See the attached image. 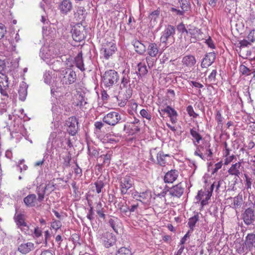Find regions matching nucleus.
Segmentation results:
<instances>
[{
  "mask_svg": "<svg viewBox=\"0 0 255 255\" xmlns=\"http://www.w3.org/2000/svg\"><path fill=\"white\" fill-rule=\"evenodd\" d=\"M27 94V88L25 86H20L18 90L19 99L24 101Z\"/></svg>",
  "mask_w": 255,
  "mask_h": 255,
  "instance_id": "4c0bfd02",
  "label": "nucleus"
},
{
  "mask_svg": "<svg viewBox=\"0 0 255 255\" xmlns=\"http://www.w3.org/2000/svg\"><path fill=\"white\" fill-rule=\"evenodd\" d=\"M188 34L190 35V41L191 43H195L197 41L203 39V33L201 29L194 26H191L188 28Z\"/></svg>",
  "mask_w": 255,
  "mask_h": 255,
  "instance_id": "2eb2a0df",
  "label": "nucleus"
},
{
  "mask_svg": "<svg viewBox=\"0 0 255 255\" xmlns=\"http://www.w3.org/2000/svg\"><path fill=\"white\" fill-rule=\"evenodd\" d=\"M195 57L192 55H188L184 56L182 60L183 65L188 67H191L194 66L196 63Z\"/></svg>",
  "mask_w": 255,
  "mask_h": 255,
  "instance_id": "c756f323",
  "label": "nucleus"
},
{
  "mask_svg": "<svg viewBox=\"0 0 255 255\" xmlns=\"http://www.w3.org/2000/svg\"><path fill=\"white\" fill-rule=\"evenodd\" d=\"M212 194L209 191L205 192L204 197L201 202V208L208 204V200L210 199Z\"/></svg>",
  "mask_w": 255,
  "mask_h": 255,
  "instance_id": "79ce46f5",
  "label": "nucleus"
},
{
  "mask_svg": "<svg viewBox=\"0 0 255 255\" xmlns=\"http://www.w3.org/2000/svg\"><path fill=\"white\" fill-rule=\"evenodd\" d=\"M161 111L168 114L172 123H176L178 114L177 112L173 108L169 106H167L165 109H161Z\"/></svg>",
  "mask_w": 255,
  "mask_h": 255,
  "instance_id": "a878e982",
  "label": "nucleus"
},
{
  "mask_svg": "<svg viewBox=\"0 0 255 255\" xmlns=\"http://www.w3.org/2000/svg\"><path fill=\"white\" fill-rule=\"evenodd\" d=\"M65 124L67 127V132L71 135H75L79 129V123L77 118L75 116L68 118L66 121Z\"/></svg>",
  "mask_w": 255,
  "mask_h": 255,
  "instance_id": "1a4fd4ad",
  "label": "nucleus"
},
{
  "mask_svg": "<svg viewBox=\"0 0 255 255\" xmlns=\"http://www.w3.org/2000/svg\"><path fill=\"white\" fill-rule=\"evenodd\" d=\"M194 145L196 146V150L194 152V155L196 156H198L202 159L205 160L206 159V157L204 155L203 153L200 150V148H198V145L197 143H195V142H193Z\"/></svg>",
  "mask_w": 255,
  "mask_h": 255,
  "instance_id": "09e8293b",
  "label": "nucleus"
},
{
  "mask_svg": "<svg viewBox=\"0 0 255 255\" xmlns=\"http://www.w3.org/2000/svg\"><path fill=\"white\" fill-rule=\"evenodd\" d=\"M95 185L96 186V192L98 194L101 193L102 192V189L104 187V182L101 180L97 181L95 183Z\"/></svg>",
  "mask_w": 255,
  "mask_h": 255,
  "instance_id": "3c124183",
  "label": "nucleus"
},
{
  "mask_svg": "<svg viewBox=\"0 0 255 255\" xmlns=\"http://www.w3.org/2000/svg\"><path fill=\"white\" fill-rule=\"evenodd\" d=\"M241 162H238L233 164L231 167L228 169V173L230 175H234L239 177L242 173Z\"/></svg>",
  "mask_w": 255,
  "mask_h": 255,
  "instance_id": "393cba45",
  "label": "nucleus"
},
{
  "mask_svg": "<svg viewBox=\"0 0 255 255\" xmlns=\"http://www.w3.org/2000/svg\"><path fill=\"white\" fill-rule=\"evenodd\" d=\"M5 66L4 61L0 60V93L3 97V100L7 99L9 98V91L8 78L1 72Z\"/></svg>",
  "mask_w": 255,
  "mask_h": 255,
  "instance_id": "f03ea898",
  "label": "nucleus"
},
{
  "mask_svg": "<svg viewBox=\"0 0 255 255\" xmlns=\"http://www.w3.org/2000/svg\"><path fill=\"white\" fill-rule=\"evenodd\" d=\"M34 249V245L31 242H26L21 244L17 249L20 253L25 255L29 253Z\"/></svg>",
  "mask_w": 255,
  "mask_h": 255,
  "instance_id": "b1692460",
  "label": "nucleus"
},
{
  "mask_svg": "<svg viewBox=\"0 0 255 255\" xmlns=\"http://www.w3.org/2000/svg\"><path fill=\"white\" fill-rule=\"evenodd\" d=\"M247 39L251 43L255 41V30H251L247 36Z\"/></svg>",
  "mask_w": 255,
  "mask_h": 255,
  "instance_id": "e2e57ef3",
  "label": "nucleus"
},
{
  "mask_svg": "<svg viewBox=\"0 0 255 255\" xmlns=\"http://www.w3.org/2000/svg\"><path fill=\"white\" fill-rule=\"evenodd\" d=\"M127 128H130V130L129 131V132L132 134L137 133L140 130V127L138 126H135L134 125H125L124 127V131L126 130Z\"/></svg>",
  "mask_w": 255,
  "mask_h": 255,
  "instance_id": "58836bf2",
  "label": "nucleus"
},
{
  "mask_svg": "<svg viewBox=\"0 0 255 255\" xmlns=\"http://www.w3.org/2000/svg\"><path fill=\"white\" fill-rule=\"evenodd\" d=\"M85 9L83 6H79L78 7L76 11L74 13V18H76V20H82L84 16V12H85Z\"/></svg>",
  "mask_w": 255,
  "mask_h": 255,
  "instance_id": "e433bc0d",
  "label": "nucleus"
},
{
  "mask_svg": "<svg viewBox=\"0 0 255 255\" xmlns=\"http://www.w3.org/2000/svg\"><path fill=\"white\" fill-rule=\"evenodd\" d=\"M131 44L133 46L135 51L140 55L144 54L146 51V46L138 40H133Z\"/></svg>",
  "mask_w": 255,
  "mask_h": 255,
  "instance_id": "412c9836",
  "label": "nucleus"
},
{
  "mask_svg": "<svg viewBox=\"0 0 255 255\" xmlns=\"http://www.w3.org/2000/svg\"><path fill=\"white\" fill-rule=\"evenodd\" d=\"M75 63L77 67L81 71H85V69L84 68V64L83 63L82 51H81L75 58Z\"/></svg>",
  "mask_w": 255,
  "mask_h": 255,
  "instance_id": "473e14b6",
  "label": "nucleus"
},
{
  "mask_svg": "<svg viewBox=\"0 0 255 255\" xmlns=\"http://www.w3.org/2000/svg\"><path fill=\"white\" fill-rule=\"evenodd\" d=\"M186 111L190 117L196 118L198 114L195 113L194 109L191 105H189L186 108Z\"/></svg>",
  "mask_w": 255,
  "mask_h": 255,
  "instance_id": "603ef678",
  "label": "nucleus"
},
{
  "mask_svg": "<svg viewBox=\"0 0 255 255\" xmlns=\"http://www.w3.org/2000/svg\"><path fill=\"white\" fill-rule=\"evenodd\" d=\"M119 80L118 72L115 70H108L102 76V83L106 87H111L117 84Z\"/></svg>",
  "mask_w": 255,
  "mask_h": 255,
  "instance_id": "7ed1b4c3",
  "label": "nucleus"
},
{
  "mask_svg": "<svg viewBox=\"0 0 255 255\" xmlns=\"http://www.w3.org/2000/svg\"><path fill=\"white\" fill-rule=\"evenodd\" d=\"M199 214L200 213L196 212L193 217H190L188 219V225L190 228L189 231H191V233H192L194 231L196 226V224L199 220Z\"/></svg>",
  "mask_w": 255,
  "mask_h": 255,
  "instance_id": "7c9ffc66",
  "label": "nucleus"
},
{
  "mask_svg": "<svg viewBox=\"0 0 255 255\" xmlns=\"http://www.w3.org/2000/svg\"><path fill=\"white\" fill-rule=\"evenodd\" d=\"M112 152L109 151L105 155H103L100 156L101 158H103V164L109 166L110 163V161L112 157Z\"/></svg>",
  "mask_w": 255,
  "mask_h": 255,
  "instance_id": "37998d69",
  "label": "nucleus"
},
{
  "mask_svg": "<svg viewBox=\"0 0 255 255\" xmlns=\"http://www.w3.org/2000/svg\"><path fill=\"white\" fill-rule=\"evenodd\" d=\"M178 174V170L171 169L165 174L164 177V181L165 183H172L177 179Z\"/></svg>",
  "mask_w": 255,
  "mask_h": 255,
  "instance_id": "5701e85b",
  "label": "nucleus"
},
{
  "mask_svg": "<svg viewBox=\"0 0 255 255\" xmlns=\"http://www.w3.org/2000/svg\"><path fill=\"white\" fill-rule=\"evenodd\" d=\"M170 11L172 12L175 13L176 15H178V16H183V15H184V14L185 12V11H184L183 9H181V10L177 9L174 7H171L170 8Z\"/></svg>",
  "mask_w": 255,
  "mask_h": 255,
  "instance_id": "680f3d73",
  "label": "nucleus"
},
{
  "mask_svg": "<svg viewBox=\"0 0 255 255\" xmlns=\"http://www.w3.org/2000/svg\"><path fill=\"white\" fill-rule=\"evenodd\" d=\"M180 7L185 11H187L189 9L190 4L188 0H179Z\"/></svg>",
  "mask_w": 255,
  "mask_h": 255,
  "instance_id": "49530a36",
  "label": "nucleus"
},
{
  "mask_svg": "<svg viewBox=\"0 0 255 255\" xmlns=\"http://www.w3.org/2000/svg\"><path fill=\"white\" fill-rule=\"evenodd\" d=\"M223 118L222 116L221 112L219 111H218L216 113V120L218 123V127L219 128H222L223 126Z\"/></svg>",
  "mask_w": 255,
  "mask_h": 255,
  "instance_id": "8fccbe9b",
  "label": "nucleus"
},
{
  "mask_svg": "<svg viewBox=\"0 0 255 255\" xmlns=\"http://www.w3.org/2000/svg\"><path fill=\"white\" fill-rule=\"evenodd\" d=\"M118 221V219L116 217H110V219L108 220V223L110 226L112 228V229L116 232V224Z\"/></svg>",
  "mask_w": 255,
  "mask_h": 255,
  "instance_id": "de8ad7c7",
  "label": "nucleus"
},
{
  "mask_svg": "<svg viewBox=\"0 0 255 255\" xmlns=\"http://www.w3.org/2000/svg\"><path fill=\"white\" fill-rule=\"evenodd\" d=\"M73 8V4L70 0H63L58 5L60 13L63 15L68 14Z\"/></svg>",
  "mask_w": 255,
  "mask_h": 255,
  "instance_id": "dca6fc26",
  "label": "nucleus"
},
{
  "mask_svg": "<svg viewBox=\"0 0 255 255\" xmlns=\"http://www.w3.org/2000/svg\"><path fill=\"white\" fill-rule=\"evenodd\" d=\"M177 28L179 32L182 33L186 32L187 34H188V29L185 27V25L183 23H180L179 24L177 25Z\"/></svg>",
  "mask_w": 255,
  "mask_h": 255,
  "instance_id": "bf43d9fd",
  "label": "nucleus"
},
{
  "mask_svg": "<svg viewBox=\"0 0 255 255\" xmlns=\"http://www.w3.org/2000/svg\"><path fill=\"white\" fill-rule=\"evenodd\" d=\"M184 191V188L181 183H179L172 186L167 190L170 195L172 197L177 198H180L183 195Z\"/></svg>",
  "mask_w": 255,
  "mask_h": 255,
  "instance_id": "a211bd4d",
  "label": "nucleus"
},
{
  "mask_svg": "<svg viewBox=\"0 0 255 255\" xmlns=\"http://www.w3.org/2000/svg\"><path fill=\"white\" fill-rule=\"evenodd\" d=\"M37 201L36 196L34 194H30L23 199V202L27 207H35Z\"/></svg>",
  "mask_w": 255,
  "mask_h": 255,
  "instance_id": "bb28decb",
  "label": "nucleus"
},
{
  "mask_svg": "<svg viewBox=\"0 0 255 255\" xmlns=\"http://www.w3.org/2000/svg\"><path fill=\"white\" fill-rule=\"evenodd\" d=\"M116 255H132V254L129 249L121 247L117 251Z\"/></svg>",
  "mask_w": 255,
  "mask_h": 255,
  "instance_id": "a19ab883",
  "label": "nucleus"
},
{
  "mask_svg": "<svg viewBox=\"0 0 255 255\" xmlns=\"http://www.w3.org/2000/svg\"><path fill=\"white\" fill-rule=\"evenodd\" d=\"M190 133L192 136L195 139V143L199 144L200 140L202 139V136L198 132V128H193L190 129Z\"/></svg>",
  "mask_w": 255,
  "mask_h": 255,
  "instance_id": "f704fd0d",
  "label": "nucleus"
},
{
  "mask_svg": "<svg viewBox=\"0 0 255 255\" xmlns=\"http://www.w3.org/2000/svg\"><path fill=\"white\" fill-rule=\"evenodd\" d=\"M146 50L148 56L156 57L159 52V47L155 43H149Z\"/></svg>",
  "mask_w": 255,
  "mask_h": 255,
  "instance_id": "cd10ccee",
  "label": "nucleus"
},
{
  "mask_svg": "<svg viewBox=\"0 0 255 255\" xmlns=\"http://www.w3.org/2000/svg\"><path fill=\"white\" fill-rule=\"evenodd\" d=\"M55 184L53 182H49L44 187H43V188L46 192L49 191V193L47 195V196L55 189Z\"/></svg>",
  "mask_w": 255,
  "mask_h": 255,
  "instance_id": "a18cd8bd",
  "label": "nucleus"
},
{
  "mask_svg": "<svg viewBox=\"0 0 255 255\" xmlns=\"http://www.w3.org/2000/svg\"><path fill=\"white\" fill-rule=\"evenodd\" d=\"M240 71L242 73L243 75H250V70L247 67L244 65H241L240 66Z\"/></svg>",
  "mask_w": 255,
  "mask_h": 255,
  "instance_id": "4d7b16f0",
  "label": "nucleus"
},
{
  "mask_svg": "<svg viewBox=\"0 0 255 255\" xmlns=\"http://www.w3.org/2000/svg\"><path fill=\"white\" fill-rule=\"evenodd\" d=\"M217 70H213L210 74L208 76V78L206 79V81L207 82L211 84H215L216 82V75H217Z\"/></svg>",
  "mask_w": 255,
  "mask_h": 255,
  "instance_id": "ea45409f",
  "label": "nucleus"
},
{
  "mask_svg": "<svg viewBox=\"0 0 255 255\" xmlns=\"http://www.w3.org/2000/svg\"><path fill=\"white\" fill-rule=\"evenodd\" d=\"M159 14H160V10L158 9H156L150 13V15L149 16V18L151 20H155V19L157 17H158Z\"/></svg>",
  "mask_w": 255,
  "mask_h": 255,
  "instance_id": "13d9d810",
  "label": "nucleus"
},
{
  "mask_svg": "<svg viewBox=\"0 0 255 255\" xmlns=\"http://www.w3.org/2000/svg\"><path fill=\"white\" fill-rule=\"evenodd\" d=\"M216 57V55L214 52L207 53L202 61L201 66L203 68H207L215 61Z\"/></svg>",
  "mask_w": 255,
  "mask_h": 255,
  "instance_id": "6ab92c4d",
  "label": "nucleus"
},
{
  "mask_svg": "<svg viewBox=\"0 0 255 255\" xmlns=\"http://www.w3.org/2000/svg\"><path fill=\"white\" fill-rule=\"evenodd\" d=\"M119 182L122 195L127 194L128 190L131 188L133 185V179L129 175L120 177L119 178Z\"/></svg>",
  "mask_w": 255,
  "mask_h": 255,
  "instance_id": "0eeeda50",
  "label": "nucleus"
},
{
  "mask_svg": "<svg viewBox=\"0 0 255 255\" xmlns=\"http://www.w3.org/2000/svg\"><path fill=\"white\" fill-rule=\"evenodd\" d=\"M77 106L79 107L82 110L89 108V103L87 98H85L83 94H80L78 97V102Z\"/></svg>",
  "mask_w": 255,
  "mask_h": 255,
  "instance_id": "2f4dec72",
  "label": "nucleus"
},
{
  "mask_svg": "<svg viewBox=\"0 0 255 255\" xmlns=\"http://www.w3.org/2000/svg\"><path fill=\"white\" fill-rule=\"evenodd\" d=\"M121 120V115L117 112H111L105 115L103 118V121L111 126H115Z\"/></svg>",
  "mask_w": 255,
  "mask_h": 255,
  "instance_id": "9d476101",
  "label": "nucleus"
},
{
  "mask_svg": "<svg viewBox=\"0 0 255 255\" xmlns=\"http://www.w3.org/2000/svg\"><path fill=\"white\" fill-rule=\"evenodd\" d=\"M116 236L109 232L103 233L100 238L101 242L107 248L113 246L116 243Z\"/></svg>",
  "mask_w": 255,
  "mask_h": 255,
  "instance_id": "f8f14e48",
  "label": "nucleus"
},
{
  "mask_svg": "<svg viewBox=\"0 0 255 255\" xmlns=\"http://www.w3.org/2000/svg\"><path fill=\"white\" fill-rule=\"evenodd\" d=\"M6 32V28L5 25L2 23H0V39L3 38Z\"/></svg>",
  "mask_w": 255,
  "mask_h": 255,
  "instance_id": "774afa93",
  "label": "nucleus"
},
{
  "mask_svg": "<svg viewBox=\"0 0 255 255\" xmlns=\"http://www.w3.org/2000/svg\"><path fill=\"white\" fill-rule=\"evenodd\" d=\"M19 228L26 235H31L32 233V231L29 229L27 224H26V226H21Z\"/></svg>",
  "mask_w": 255,
  "mask_h": 255,
  "instance_id": "69168bd1",
  "label": "nucleus"
},
{
  "mask_svg": "<svg viewBox=\"0 0 255 255\" xmlns=\"http://www.w3.org/2000/svg\"><path fill=\"white\" fill-rule=\"evenodd\" d=\"M119 209L121 212L124 213L127 216H129L130 214L129 207L122 205L119 207Z\"/></svg>",
  "mask_w": 255,
  "mask_h": 255,
  "instance_id": "338daca9",
  "label": "nucleus"
},
{
  "mask_svg": "<svg viewBox=\"0 0 255 255\" xmlns=\"http://www.w3.org/2000/svg\"><path fill=\"white\" fill-rule=\"evenodd\" d=\"M175 34V28L171 25H168L166 26L164 30L162 32L160 37V41L166 45L168 41L171 38H173Z\"/></svg>",
  "mask_w": 255,
  "mask_h": 255,
  "instance_id": "9b49d317",
  "label": "nucleus"
},
{
  "mask_svg": "<svg viewBox=\"0 0 255 255\" xmlns=\"http://www.w3.org/2000/svg\"><path fill=\"white\" fill-rule=\"evenodd\" d=\"M62 226V224L60 221L53 220L51 224V228L57 231Z\"/></svg>",
  "mask_w": 255,
  "mask_h": 255,
  "instance_id": "864d4df0",
  "label": "nucleus"
},
{
  "mask_svg": "<svg viewBox=\"0 0 255 255\" xmlns=\"http://www.w3.org/2000/svg\"><path fill=\"white\" fill-rule=\"evenodd\" d=\"M252 43L250 41L247 39H243L239 41L240 47H249L252 45Z\"/></svg>",
  "mask_w": 255,
  "mask_h": 255,
  "instance_id": "052dcab7",
  "label": "nucleus"
},
{
  "mask_svg": "<svg viewBox=\"0 0 255 255\" xmlns=\"http://www.w3.org/2000/svg\"><path fill=\"white\" fill-rule=\"evenodd\" d=\"M138 71H130L129 68H126L122 72L121 78V84L120 88H126V93L124 97H122L120 94L117 99L121 101L119 105L124 107L131 97L132 93V85H134V83L137 82L136 77H142L145 76L148 72L146 66L144 63L139 62L137 65Z\"/></svg>",
  "mask_w": 255,
  "mask_h": 255,
  "instance_id": "f257e3e1",
  "label": "nucleus"
},
{
  "mask_svg": "<svg viewBox=\"0 0 255 255\" xmlns=\"http://www.w3.org/2000/svg\"><path fill=\"white\" fill-rule=\"evenodd\" d=\"M198 148H200L203 154L206 157L207 160H210L213 155V153L210 148V143L207 140H204L202 143L198 145Z\"/></svg>",
  "mask_w": 255,
  "mask_h": 255,
  "instance_id": "f3484780",
  "label": "nucleus"
},
{
  "mask_svg": "<svg viewBox=\"0 0 255 255\" xmlns=\"http://www.w3.org/2000/svg\"><path fill=\"white\" fill-rule=\"evenodd\" d=\"M60 78L63 84L70 85L75 82L77 76L76 73L71 69H64L61 72Z\"/></svg>",
  "mask_w": 255,
  "mask_h": 255,
  "instance_id": "20e7f679",
  "label": "nucleus"
},
{
  "mask_svg": "<svg viewBox=\"0 0 255 255\" xmlns=\"http://www.w3.org/2000/svg\"><path fill=\"white\" fill-rule=\"evenodd\" d=\"M63 159L64 160L63 164L66 167L70 166V163L71 160V156L70 152H66L65 155H64L63 157Z\"/></svg>",
  "mask_w": 255,
  "mask_h": 255,
  "instance_id": "c03bdc74",
  "label": "nucleus"
},
{
  "mask_svg": "<svg viewBox=\"0 0 255 255\" xmlns=\"http://www.w3.org/2000/svg\"><path fill=\"white\" fill-rule=\"evenodd\" d=\"M117 50L116 44L113 41H105L103 43L101 51L106 59H108Z\"/></svg>",
  "mask_w": 255,
  "mask_h": 255,
  "instance_id": "39448f33",
  "label": "nucleus"
},
{
  "mask_svg": "<svg viewBox=\"0 0 255 255\" xmlns=\"http://www.w3.org/2000/svg\"><path fill=\"white\" fill-rule=\"evenodd\" d=\"M245 245L247 250L251 251L255 248V234L250 233L245 238Z\"/></svg>",
  "mask_w": 255,
  "mask_h": 255,
  "instance_id": "4be33fe9",
  "label": "nucleus"
},
{
  "mask_svg": "<svg viewBox=\"0 0 255 255\" xmlns=\"http://www.w3.org/2000/svg\"><path fill=\"white\" fill-rule=\"evenodd\" d=\"M156 157L157 163L161 166H164L167 163V158H170V155L160 151L157 153Z\"/></svg>",
  "mask_w": 255,
  "mask_h": 255,
  "instance_id": "c85d7f7f",
  "label": "nucleus"
},
{
  "mask_svg": "<svg viewBox=\"0 0 255 255\" xmlns=\"http://www.w3.org/2000/svg\"><path fill=\"white\" fill-rule=\"evenodd\" d=\"M14 220L19 228L21 226H26V223L25 222L24 216L21 213L15 214L13 217Z\"/></svg>",
  "mask_w": 255,
  "mask_h": 255,
  "instance_id": "72a5a7b5",
  "label": "nucleus"
},
{
  "mask_svg": "<svg viewBox=\"0 0 255 255\" xmlns=\"http://www.w3.org/2000/svg\"><path fill=\"white\" fill-rule=\"evenodd\" d=\"M72 37L75 41L81 42L86 37L84 26L79 23L76 24L72 29Z\"/></svg>",
  "mask_w": 255,
  "mask_h": 255,
  "instance_id": "6e6552de",
  "label": "nucleus"
},
{
  "mask_svg": "<svg viewBox=\"0 0 255 255\" xmlns=\"http://www.w3.org/2000/svg\"><path fill=\"white\" fill-rule=\"evenodd\" d=\"M242 218L247 225H250L255 221V211L252 208L249 207L245 210L242 214Z\"/></svg>",
  "mask_w": 255,
  "mask_h": 255,
  "instance_id": "4468645a",
  "label": "nucleus"
},
{
  "mask_svg": "<svg viewBox=\"0 0 255 255\" xmlns=\"http://www.w3.org/2000/svg\"><path fill=\"white\" fill-rule=\"evenodd\" d=\"M14 34V38L11 39H4L3 40V44L6 48V50L9 51H15L17 46L16 43H18L20 41V38L19 34L17 32L13 33Z\"/></svg>",
  "mask_w": 255,
  "mask_h": 255,
  "instance_id": "ddd939ff",
  "label": "nucleus"
},
{
  "mask_svg": "<svg viewBox=\"0 0 255 255\" xmlns=\"http://www.w3.org/2000/svg\"><path fill=\"white\" fill-rule=\"evenodd\" d=\"M89 205L90 206V209L88 211V213L87 215V218L91 222H92L94 219L93 207L92 206L91 204L89 203Z\"/></svg>",
  "mask_w": 255,
  "mask_h": 255,
  "instance_id": "5fc2aeb1",
  "label": "nucleus"
},
{
  "mask_svg": "<svg viewBox=\"0 0 255 255\" xmlns=\"http://www.w3.org/2000/svg\"><path fill=\"white\" fill-rule=\"evenodd\" d=\"M46 192L41 185L37 187L36 193L38 196L37 200L38 202L41 203L43 201Z\"/></svg>",
  "mask_w": 255,
  "mask_h": 255,
  "instance_id": "c9c22d12",
  "label": "nucleus"
},
{
  "mask_svg": "<svg viewBox=\"0 0 255 255\" xmlns=\"http://www.w3.org/2000/svg\"><path fill=\"white\" fill-rule=\"evenodd\" d=\"M204 193H205V192L201 190H199L198 192V194L195 197L196 200H197V201L196 202V203L201 202L202 200L203 199V197H204Z\"/></svg>",
  "mask_w": 255,
  "mask_h": 255,
  "instance_id": "0e129e2a",
  "label": "nucleus"
},
{
  "mask_svg": "<svg viewBox=\"0 0 255 255\" xmlns=\"http://www.w3.org/2000/svg\"><path fill=\"white\" fill-rule=\"evenodd\" d=\"M140 114L143 118H145L149 121L151 120V115L145 109H142L140 111Z\"/></svg>",
  "mask_w": 255,
  "mask_h": 255,
  "instance_id": "6e6d98bb",
  "label": "nucleus"
},
{
  "mask_svg": "<svg viewBox=\"0 0 255 255\" xmlns=\"http://www.w3.org/2000/svg\"><path fill=\"white\" fill-rule=\"evenodd\" d=\"M131 195L134 199L146 205L149 204L152 198L151 192L148 189L142 192L135 191Z\"/></svg>",
  "mask_w": 255,
  "mask_h": 255,
  "instance_id": "423d86ee",
  "label": "nucleus"
},
{
  "mask_svg": "<svg viewBox=\"0 0 255 255\" xmlns=\"http://www.w3.org/2000/svg\"><path fill=\"white\" fill-rule=\"evenodd\" d=\"M229 199L231 200L232 201L231 207L236 210L237 212L238 210H239L242 207L244 203L243 196L241 194H238L234 198L230 197Z\"/></svg>",
  "mask_w": 255,
  "mask_h": 255,
  "instance_id": "aec40b11",
  "label": "nucleus"
}]
</instances>
